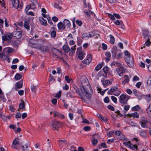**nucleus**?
Listing matches in <instances>:
<instances>
[{
	"instance_id": "1",
	"label": "nucleus",
	"mask_w": 151,
	"mask_h": 151,
	"mask_svg": "<svg viewBox=\"0 0 151 151\" xmlns=\"http://www.w3.org/2000/svg\"><path fill=\"white\" fill-rule=\"evenodd\" d=\"M87 78L84 76H82L80 79V81L82 86L80 88L81 91L82 93H85V96L86 98L88 99H90L91 98V95L89 93V90L90 89L91 87L87 85V87H85V84L86 83V81Z\"/></svg>"
},
{
	"instance_id": "2",
	"label": "nucleus",
	"mask_w": 151,
	"mask_h": 151,
	"mask_svg": "<svg viewBox=\"0 0 151 151\" xmlns=\"http://www.w3.org/2000/svg\"><path fill=\"white\" fill-rule=\"evenodd\" d=\"M124 59L127 64L130 67L134 66V61L133 58L130 56V53L126 50L124 52Z\"/></svg>"
},
{
	"instance_id": "3",
	"label": "nucleus",
	"mask_w": 151,
	"mask_h": 151,
	"mask_svg": "<svg viewBox=\"0 0 151 151\" xmlns=\"http://www.w3.org/2000/svg\"><path fill=\"white\" fill-rule=\"evenodd\" d=\"M129 98V96L123 94L119 96V101L121 104H126Z\"/></svg>"
},
{
	"instance_id": "4",
	"label": "nucleus",
	"mask_w": 151,
	"mask_h": 151,
	"mask_svg": "<svg viewBox=\"0 0 151 151\" xmlns=\"http://www.w3.org/2000/svg\"><path fill=\"white\" fill-rule=\"evenodd\" d=\"M11 1L13 6L18 10H20L22 9V4H19V0H11Z\"/></svg>"
},
{
	"instance_id": "5",
	"label": "nucleus",
	"mask_w": 151,
	"mask_h": 151,
	"mask_svg": "<svg viewBox=\"0 0 151 151\" xmlns=\"http://www.w3.org/2000/svg\"><path fill=\"white\" fill-rule=\"evenodd\" d=\"M118 88L117 87H113L108 91L107 93L108 94L111 95L112 94V93L117 91L116 93H113V95L116 96H118L121 93V92L119 90H118Z\"/></svg>"
},
{
	"instance_id": "6",
	"label": "nucleus",
	"mask_w": 151,
	"mask_h": 151,
	"mask_svg": "<svg viewBox=\"0 0 151 151\" xmlns=\"http://www.w3.org/2000/svg\"><path fill=\"white\" fill-rule=\"evenodd\" d=\"M16 30L17 31L14 32L12 33V35L13 37H16L17 39H19L22 36V32L19 28L16 29Z\"/></svg>"
},
{
	"instance_id": "7",
	"label": "nucleus",
	"mask_w": 151,
	"mask_h": 151,
	"mask_svg": "<svg viewBox=\"0 0 151 151\" xmlns=\"http://www.w3.org/2000/svg\"><path fill=\"white\" fill-rule=\"evenodd\" d=\"M62 123L58 121L55 120L52 122L51 127L58 130V129L61 126Z\"/></svg>"
},
{
	"instance_id": "8",
	"label": "nucleus",
	"mask_w": 151,
	"mask_h": 151,
	"mask_svg": "<svg viewBox=\"0 0 151 151\" xmlns=\"http://www.w3.org/2000/svg\"><path fill=\"white\" fill-rule=\"evenodd\" d=\"M77 53L78 55V58L80 60H82L85 55V54L82 50V48L78 47L77 49Z\"/></svg>"
},
{
	"instance_id": "9",
	"label": "nucleus",
	"mask_w": 151,
	"mask_h": 151,
	"mask_svg": "<svg viewBox=\"0 0 151 151\" xmlns=\"http://www.w3.org/2000/svg\"><path fill=\"white\" fill-rule=\"evenodd\" d=\"M149 122V121L146 118L142 117L141 118L140 123L141 126L144 128L146 127L147 123Z\"/></svg>"
},
{
	"instance_id": "10",
	"label": "nucleus",
	"mask_w": 151,
	"mask_h": 151,
	"mask_svg": "<svg viewBox=\"0 0 151 151\" xmlns=\"http://www.w3.org/2000/svg\"><path fill=\"white\" fill-rule=\"evenodd\" d=\"M94 36V34L93 33V32H91L89 33H86L83 34L81 37L82 38H84L86 37H91L93 36Z\"/></svg>"
},
{
	"instance_id": "11",
	"label": "nucleus",
	"mask_w": 151,
	"mask_h": 151,
	"mask_svg": "<svg viewBox=\"0 0 151 151\" xmlns=\"http://www.w3.org/2000/svg\"><path fill=\"white\" fill-rule=\"evenodd\" d=\"M121 79L122 80H123L122 82V83L124 85H125L129 81V78L127 75H125Z\"/></svg>"
},
{
	"instance_id": "12",
	"label": "nucleus",
	"mask_w": 151,
	"mask_h": 151,
	"mask_svg": "<svg viewBox=\"0 0 151 151\" xmlns=\"http://www.w3.org/2000/svg\"><path fill=\"white\" fill-rule=\"evenodd\" d=\"M117 52V48L116 46H114L112 48L111 52L112 53V57L114 59L115 58L116 53Z\"/></svg>"
},
{
	"instance_id": "13",
	"label": "nucleus",
	"mask_w": 151,
	"mask_h": 151,
	"mask_svg": "<svg viewBox=\"0 0 151 151\" xmlns=\"http://www.w3.org/2000/svg\"><path fill=\"white\" fill-rule=\"evenodd\" d=\"M53 113L54 114V116H53L54 117L57 116V117L60 118L62 119H63L65 118V117L63 115L60 114L58 112L54 111H53Z\"/></svg>"
},
{
	"instance_id": "14",
	"label": "nucleus",
	"mask_w": 151,
	"mask_h": 151,
	"mask_svg": "<svg viewBox=\"0 0 151 151\" xmlns=\"http://www.w3.org/2000/svg\"><path fill=\"white\" fill-rule=\"evenodd\" d=\"M19 139L18 138H16L13 141L12 146L14 148L17 149V148L16 147L15 145H19Z\"/></svg>"
},
{
	"instance_id": "15",
	"label": "nucleus",
	"mask_w": 151,
	"mask_h": 151,
	"mask_svg": "<svg viewBox=\"0 0 151 151\" xmlns=\"http://www.w3.org/2000/svg\"><path fill=\"white\" fill-rule=\"evenodd\" d=\"M39 49L42 51L45 52H47L49 51V49L48 47L42 45L39 47Z\"/></svg>"
},
{
	"instance_id": "16",
	"label": "nucleus",
	"mask_w": 151,
	"mask_h": 151,
	"mask_svg": "<svg viewBox=\"0 0 151 151\" xmlns=\"http://www.w3.org/2000/svg\"><path fill=\"white\" fill-rule=\"evenodd\" d=\"M63 23L65 27H66L67 28H70L71 26L70 23L68 19H65L63 21Z\"/></svg>"
},
{
	"instance_id": "17",
	"label": "nucleus",
	"mask_w": 151,
	"mask_h": 151,
	"mask_svg": "<svg viewBox=\"0 0 151 151\" xmlns=\"http://www.w3.org/2000/svg\"><path fill=\"white\" fill-rule=\"evenodd\" d=\"M56 28L54 27H51V35L52 37L54 38L55 37L56 35Z\"/></svg>"
},
{
	"instance_id": "18",
	"label": "nucleus",
	"mask_w": 151,
	"mask_h": 151,
	"mask_svg": "<svg viewBox=\"0 0 151 151\" xmlns=\"http://www.w3.org/2000/svg\"><path fill=\"white\" fill-rule=\"evenodd\" d=\"M58 27L59 30H64L65 28L64 23L61 22H60L58 24Z\"/></svg>"
},
{
	"instance_id": "19",
	"label": "nucleus",
	"mask_w": 151,
	"mask_h": 151,
	"mask_svg": "<svg viewBox=\"0 0 151 151\" xmlns=\"http://www.w3.org/2000/svg\"><path fill=\"white\" fill-rule=\"evenodd\" d=\"M121 69L120 68H118L116 69V71L120 76H122L123 75L124 73L125 72V69L124 68V69Z\"/></svg>"
},
{
	"instance_id": "20",
	"label": "nucleus",
	"mask_w": 151,
	"mask_h": 151,
	"mask_svg": "<svg viewBox=\"0 0 151 151\" xmlns=\"http://www.w3.org/2000/svg\"><path fill=\"white\" fill-rule=\"evenodd\" d=\"M127 116L129 117H133L134 118H138L139 117V116L137 112H135L131 114H128Z\"/></svg>"
},
{
	"instance_id": "21",
	"label": "nucleus",
	"mask_w": 151,
	"mask_h": 151,
	"mask_svg": "<svg viewBox=\"0 0 151 151\" xmlns=\"http://www.w3.org/2000/svg\"><path fill=\"white\" fill-rule=\"evenodd\" d=\"M51 50L52 52L54 55L57 57H58L59 53L60 52L58 49L54 48H52Z\"/></svg>"
},
{
	"instance_id": "22",
	"label": "nucleus",
	"mask_w": 151,
	"mask_h": 151,
	"mask_svg": "<svg viewBox=\"0 0 151 151\" xmlns=\"http://www.w3.org/2000/svg\"><path fill=\"white\" fill-rule=\"evenodd\" d=\"M76 45H75L74 46L72 47L70 49V52L69 53V55L70 56H72L75 53L76 50Z\"/></svg>"
},
{
	"instance_id": "23",
	"label": "nucleus",
	"mask_w": 151,
	"mask_h": 151,
	"mask_svg": "<svg viewBox=\"0 0 151 151\" xmlns=\"http://www.w3.org/2000/svg\"><path fill=\"white\" fill-rule=\"evenodd\" d=\"M29 144L26 143L24 146L21 145L20 147L22 149L23 151H29Z\"/></svg>"
},
{
	"instance_id": "24",
	"label": "nucleus",
	"mask_w": 151,
	"mask_h": 151,
	"mask_svg": "<svg viewBox=\"0 0 151 151\" xmlns=\"http://www.w3.org/2000/svg\"><path fill=\"white\" fill-rule=\"evenodd\" d=\"M40 24L44 26H46L47 25V22L46 20L43 17H41L39 19Z\"/></svg>"
},
{
	"instance_id": "25",
	"label": "nucleus",
	"mask_w": 151,
	"mask_h": 151,
	"mask_svg": "<svg viewBox=\"0 0 151 151\" xmlns=\"http://www.w3.org/2000/svg\"><path fill=\"white\" fill-rule=\"evenodd\" d=\"M101 82L102 83L103 85L105 87V86H107L110 84V82L109 80H106L104 81V78H102L101 80Z\"/></svg>"
},
{
	"instance_id": "26",
	"label": "nucleus",
	"mask_w": 151,
	"mask_h": 151,
	"mask_svg": "<svg viewBox=\"0 0 151 151\" xmlns=\"http://www.w3.org/2000/svg\"><path fill=\"white\" fill-rule=\"evenodd\" d=\"M63 49L65 53H68L70 51L69 46L67 45H64L63 47Z\"/></svg>"
},
{
	"instance_id": "27",
	"label": "nucleus",
	"mask_w": 151,
	"mask_h": 151,
	"mask_svg": "<svg viewBox=\"0 0 151 151\" xmlns=\"http://www.w3.org/2000/svg\"><path fill=\"white\" fill-rule=\"evenodd\" d=\"M22 101L19 104V109H23L25 111V104L24 101L22 100Z\"/></svg>"
},
{
	"instance_id": "28",
	"label": "nucleus",
	"mask_w": 151,
	"mask_h": 151,
	"mask_svg": "<svg viewBox=\"0 0 151 151\" xmlns=\"http://www.w3.org/2000/svg\"><path fill=\"white\" fill-rule=\"evenodd\" d=\"M74 89L75 90L76 92L81 97V99H82L84 100V98H83V97L82 96V94H81V92L79 91V90L78 89V88L76 87V86H75L74 87Z\"/></svg>"
},
{
	"instance_id": "29",
	"label": "nucleus",
	"mask_w": 151,
	"mask_h": 151,
	"mask_svg": "<svg viewBox=\"0 0 151 151\" xmlns=\"http://www.w3.org/2000/svg\"><path fill=\"white\" fill-rule=\"evenodd\" d=\"M105 55L106 56V59L107 62L109 61L111 57V54L110 52H107L105 53Z\"/></svg>"
},
{
	"instance_id": "30",
	"label": "nucleus",
	"mask_w": 151,
	"mask_h": 151,
	"mask_svg": "<svg viewBox=\"0 0 151 151\" xmlns=\"http://www.w3.org/2000/svg\"><path fill=\"white\" fill-rule=\"evenodd\" d=\"M16 86L18 88H22L23 86V81L22 80L18 81L16 84Z\"/></svg>"
},
{
	"instance_id": "31",
	"label": "nucleus",
	"mask_w": 151,
	"mask_h": 151,
	"mask_svg": "<svg viewBox=\"0 0 151 151\" xmlns=\"http://www.w3.org/2000/svg\"><path fill=\"white\" fill-rule=\"evenodd\" d=\"M84 12L85 13L86 15L88 17L90 16L91 14H95L93 12L89 10H85L84 11Z\"/></svg>"
},
{
	"instance_id": "32",
	"label": "nucleus",
	"mask_w": 151,
	"mask_h": 151,
	"mask_svg": "<svg viewBox=\"0 0 151 151\" xmlns=\"http://www.w3.org/2000/svg\"><path fill=\"white\" fill-rule=\"evenodd\" d=\"M58 142L60 146H62L63 144L66 145L68 143L67 141L65 139L59 140Z\"/></svg>"
},
{
	"instance_id": "33",
	"label": "nucleus",
	"mask_w": 151,
	"mask_h": 151,
	"mask_svg": "<svg viewBox=\"0 0 151 151\" xmlns=\"http://www.w3.org/2000/svg\"><path fill=\"white\" fill-rule=\"evenodd\" d=\"M0 98L4 102H5L6 99L4 96V93L2 92L1 89L0 88Z\"/></svg>"
},
{
	"instance_id": "34",
	"label": "nucleus",
	"mask_w": 151,
	"mask_h": 151,
	"mask_svg": "<svg viewBox=\"0 0 151 151\" xmlns=\"http://www.w3.org/2000/svg\"><path fill=\"white\" fill-rule=\"evenodd\" d=\"M29 21L26 20L25 21L24 23V26L26 29H29Z\"/></svg>"
},
{
	"instance_id": "35",
	"label": "nucleus",
	"mask_w": 151,
	"mask_h": 151,
	"mask_svg": "<svg viewBox=\"0 0 151 151\" xmlns=\"http://www.w3.org/2000/svg\"><path fill=\"white\" fill-rule=\"evenodd\" d=\"M109 37H110V42L112 44H114L115 41L114 37L111 35H110Z\"/></svg>"
},
{
	"instance_id": "36",
	"label": "nucleus",
	"mask_w": 151,
	"mask_h": 151,
	"mask_svg": "<svg viewBox=\"0 0 151 151\" xmlns=\"http://www.w3.org/2000/svg\"><path fill=\"white\" fill-rule=\"evenodd\" d=\"M4 50L5 51H6L8 53H11L13 50V49L9 47L5 48Z\"/></svg>"
},
{
	"instance_id": "37",
	"label": "nucleus",
	"mask_w": 151,
	"mask_h": 151,
	"mask_svg": "<svg viewBox=\"0 0 151 151\" xmlns=\"http://www.w3.org/2000/svg\"><path fill=\"white\" fill-rule=\"evenodd\" d=\"M139 134L141 136L144 137H146V132L144 130L141 131L139 132Z\"/></svg>"
},
{
	"instance_id": "38",
	"label": "nucleus",
	"mask_w": 151,
	"mask_h": 151,
	"mask_svg": "<svg viewBox=\"0 0 151 151\" xmlns=\"http://www.w3.org/2000/svg\"><path fill=\"white\" fill-rule=\"evenodd\" d=\"M147 111L148 115L150 116H151V103L150 104L148 108L147 109Z\"/></svg>"
},
{
	"instance_id": "39",
	"label": "nucleus",
	"mask_w": 151,
	"mask_h": 151,
	"mask_svg": "<svg viewBox=\"0 0 151 151\" xmlns=\"http://www.w3.org/2000/svg\"><path fill=\"white\" fill-rule=\"evenodd\" d=\"M123 144L126 146L128 147L129 148L130 147H131V142L130 141H128V142H124L123 143Z\"/></svg>"
},
{
	"instance_id": "40",
	"label": "nucleus",
	"mask_w": 151,
	"mask_h": 151,
	"mask_svg": "<svg viewBox=\"0 0 151 151\" xmlns=\"http://www.w3.org/2000/svg\"><path fill=\"white\" fill-rule=\"evenodd\" d=\"M103 65L101 64H99L95 68V70L97 71H99L102 67Z\"/></svg>"
},
{
	"instance_id": "41",
	"label": "nucleus",
	"mask_w": 151,
	"mask_h": 151,
	"mask_svg": "<svg viewBox=\"0 0 151 151\" xmlns=\"http://www.w3.org/2000/svg\"><path fill=\"white\" fill-rule=\"evenodd\" d=\"M145 98L147 100V102L150 101L151 99V95L149 94L145 96Z\"/></svg>"
},
{
	"instance_id": "42",
	"label": "nucleus",
	"mask_w": 151,
	"mask_h": 151,
	"mask_svg": "<svg viewBox=\"0 0 151 151\" xmlns=\"http://www.w3.org/2000/svg\"><path fill=\"white\" fill-rule=\"evenodd\" d=\"M32 3L30 5L31 8L32 9H35L36 8V6H35V4L37 3V2H32Z\"/></svg>"
},
{
	"instance_id": "43",
	"label": "nucleus",
	"mask_w": 151,
	"mask_h": 151,
	"mask_svg": "<svg viewBox=\"0 0 151 151\" xmlns=\"http://www.w3.org/2000/svg\"><path fill=\"white\" fill-rule=\"evenodd\" d=\"M139 109V107L138 105H137L132 108V110L133 111H137Z\"/></svg>"
},
{
	"instance_id": "44",
	"label": "nucleus",
	"mask_w": 151,
	"mask_h": 151,
	"mask_svg": "<svg viewBox=\"0 0 151 151\" xmlns=\"http://www.w3.org/2000/svg\"><path fill=\"white\" fill-rule=\"evenodd\" d=\"M22 76L21 75L19 74L18 73H17L16 74L15 76V78L16 80H18L21 79L22 78Z\"/></svg>"
},
{
	"instance_id": "45",
	"label": "nucleus",
	"mask_w": 151,
	"mask_h": 151,
	"mask_svg": "<svg viewBox=\"0 0 151 151\" xmlns=\"http://www.w3.org/2000/svg\"><path fill=\"white\" fill-rule=\"evenodd\" d=\"M101 146L102 147L104 148H106L107 147L106 146V143L105 142L102 143L101 144V146H99V149H100L101 148Z\"/></svg>"
},
{
	"instance_id": "46",
	"label": "nucleus",
	"mask_w": 151,
	"mask_h": 151,
	"mask_svg": "<svg viewBox=\"0 0 151 151\" xmlns=\"http://www.w3.org/2000/svg\"><path fill=\"white\" fill-rule=\"evenodd\" d=\"M82 62L86 64H89L91 63V59H89L88 61V59L84 60L82 61Z\"/></svg>"
},
{
	"instance_id": "47",
	"label": "nucleus",
	"mask_w": 151,
	"mask_h": 151,
	"mask_svg": "<svg viewBox=\"0 0 151 151\" xmlns=\"http://www.w3.org/2000/svg\"><path fill=\"white\" fill-rule=\"evenodd\" d=\"M36 87V86H34V85H33L32 86H31V91L32 92H34L35 93L36 92L37 90Z\"/></svg>"
},
{
	"instance_id": "48",
	"label": "nucleus",
	"mask_w": 151,
	"mask_h": 151,
	"mask_svg": "<svg viewBox=\"0 0 151 151\" xmlns=\"http://www.w3.org/2000/svg\"><path fill=\"white\" fill-rule=\"evenodd\" d=\"M131 147H130L129 148L133 150H135V149L137 148V145H133L131 144Z\"/></svg>"
},
{
	"instance_id": "49",
	"label": "nucleus",
	"mask_w": 151,
	"mask_h": 151,
	"mask_svg": "<svg viewBox=\"0 0 151 151\" xmlns=\"http://www.w3.org/2000/svg\"><path fill=\"white\" fill-rule=\"evenodd\" d=\"M76 22L77 25L79 26H81L82 24V22L81 20H79L78 19H77L76 21Z\"/></svg>"
},
{
	"instance_id": "50",
	"label": "nucleus",
	"mask_w": 151,
	"mask_h": 151,
	"mask_svg": "<svg viewBox=\"0 0 151 151\" xmlns=\"http://www.w3.org/2000/svg\"><path fill=\"white\" fill-rule=\"evenodd\" d=\"M114 133L113 131H109L107 133V135L109 137H112Z\"/></svg>"
},
{
	"instance_id": "51",
	"label": "nucleus",
	"mask_w": 151,
	"mask_h": 151,
	"mask_svg": "<svg viewBox=\"0 0 151 151\" xmlns=\"http://www.w3.org/2000/svg\"><path fill=\"white\" fill-rule=\"evenodd\" d=\"M111 98L112 101L115 103L116 104L117 101V98L114 96H111Z\"/></svg>"
},
{
	"instance_id": "52",
	"label": "nucleus",
	"mask_w": 151,
	"mask_h": 151,
	"mask_svg": "<svg viewBox=\"0 0 151 151\" xmlns=\"http://www.w3.org/2000/svg\"><path fill=\"white\" fill-rule=\"evenodd\" d=\"M61 95V91H59L58 93H57L55 96V97L58 99L59 98Z\"/></svg>"
},
{
	"instance_id": "53",
	"label": "nucleus",
	"mask_w": 151,
	"mask_h": 151,
	"mask_svg": "<svg viewBox=\"0 0 151 151\" xmlns=\"http://www.w3.org/2000/svg\"><path fill=\"white\" fill-rule=\"evenodd\" d=\"M91 129L90 127L88 126H87L84 127L83 128V129L84 130L86 131H90Z\"/></svg>"
},
{
	"instance_id": "54",
	"label": "nucleus",
	"mask_w": 151,
	"mask_h": 151,
	"mask_svg": "<svg viewBox=\"0 0 151 151\" xmlns=\"http://www.w3.org/2000/svg\"><path fill=\"white\" fill-rule=\"evenodd\" d=\"M150 39L149 38H148L145 44L146 46H149L151 44V42H150Z\"/></svg>"
},
{
	"instance_id": "55",
	"label": "nucleus",
	"mask_w": 151,
	"mask_h": 151,
	"mask_svg": "<svg viewBox=\"0 0 151 151\" xmlns=\"http://www.w3.org/2000/svg\"><path fill=\"white\" fill-rule=\"evenodd\" d=\"M103 70L104 73L106 74L108 71L109 68L107 67H105L103 68Z\"/></svg>"
},
{
	"instance_id": "56",
	"label": "nucleus",
	"mask_w": 151,
	"mask_h": 151,
	"mask_svg": "<svg viewBox=\"0 0 151 151\" xmlns=\"http://www.w3.org/2000/svg\"><path fill=\"white\" fill-rule=\"evenodd\" d=\"M129 107L130 106L129 105L125 106L124 109L125 111H124V113L126 112L129 109Z\"/></svg>"
},
{
	"instance_id": "57",
	"label": "nucleus",
	"mask_w": 151,
	"mask_h": 151,
	"mask_svg": "<svg viewBox=\"0 0 151 151\" xmlns=\"http://www.w3.org/2000/svg\"><path fill=\"white\" fill-rule=\"evenodd\" d=\"M98 142V140L97 139H93L92 142V144L94 146H95L97 144Z\"/></svg>"
},
{
	"instance_id": "58",
	"label": "nucleus",
	"mask_w": 151,
	"mask_h": 151,
	"mask_svg": "<svg viewBox=\"0 0 151 151\" xmlns=\"http://www.w3.org/2000/svg\"><path fill=\"white\" fill-rule=\"evenodd\" d=\"M65 80L66 81L67 83H70L71 81V79L69 78L68 76H65Z\"/></svg>"
},
{
	"instance_id": "59",
	"label": "nucleus",
	"mask_w": 151,
	"mask_h": 151,
	"mask_svg": "<svg viewBox=\"0 0 151 151\" xmlns=\"http://www.w3.org/2000/svg\"><path fill=\"white\" fill-rule=\"evenodd\" d=\"M2 39L3 41H6L8 40V38L6 35H4L2 36Z\"/></svg>"
},
{
	"instance_id": "60",
	"label": "nucleus",
	"mask_w": 151,
	"mask_h": 151,
	"mask_svg": "<svg viewBox=\"0 0 151 151\" xmlns=\"http://www.w3.org/2000/svg\"><path fill=\"white\" fill-rule=\"evenodd\" d=\"M47 19L48 21V23L51 25H53V23L52 21L51 18L50 17H48L47 18Z\"/></svg>"
},
{
	"instance_id": "61",
	"label": "nucleus",
	"mask_w": 151,
	"mask_h": 151,
	"mask_svg": "<svg viewBox=\"0 0 151 151\" xmlns=\"http://www.w3.org/2000/svg\"><path fill=\"white\" fill-rule=\"evenodd\" d=\"M104 102L106 103H109V100L108 97H106L104 99Z\"/></svg>"
},
{
	"instance_id": "62",
	"label": "nucleus",
	"mask_w": 151,
	"mask_h": 151,
	"mask_svg": "<svg viewBox=\"0 0 151 151\" xmlns=\"http://www.w3.org/2000/svg\"><path fill=\"white\" fill-rule=\"evenodd\" d=\"M57 100L56 99H53L52 101L51 102L53 105H55L56 104Z\"/></svg>"
},
{
	"instance_id": "63",
	"label": "nucleus",
	"mask_w": 151,
	"mask_h": 151,
	"mask_svg": "<svg viewBox=\"0 0 151 151\" xmlns=\"http://www.w3.org/2000/svg\"><path fill=\"white\" fill-rule=\"evenodd\" d=\"M21 116V114L19 112L17 113L15 115V117L16 118H20Z\"/></svg>"
},
{
	"instance_id": "64",
	"label": "nucleus",
	"mask_w": 151,
	"mask_h": 151,
	"mask_svg": "<svg viewBox=\"0 0 151 151\" xmlns=\"http://www.w3.org/2000/svg\"><path fill=\"white\" fill-rule=\"evenodd\" d=\"M107 108L109 109L111 111H113L114 110V108L113 106L110 105H108L107 106Z\"/></svg>"
}]
</instances>
